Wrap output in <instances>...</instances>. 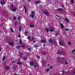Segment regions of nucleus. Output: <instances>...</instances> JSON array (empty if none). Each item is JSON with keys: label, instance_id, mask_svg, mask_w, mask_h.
Here are the masks:
<instances>
[{"label": "nucleus", "instance_id": "nucleus-1", "mask_svg": "<svg viewBox=\"0 0 75 75\" xmlns=\"http://www.w3.org/2000/svg\"><path fill=\"white\" fill-rule=\"evenodd\" d=\"M17 10V8H16L15 7L13 9H12V11H13V12H15Z\"/></svg>", "mask_w": 75, "mask_h": 75}, {"label": "nucleus", "instance_id": "nucleus-2", "mask_svg": "<svg viewBox=\"0 0 75 75\" xmlns=\"http://www.w3.org/2000/svg\"><path fill=\"white\" fill-rule=\"evenodd\" d=\"M1 4L2 6H3V5L6 4V3L5 2H3L2 1H1Z\"/></svg>", "mask_w": 75, "mask_h": 75}, {"label": "nucleus", "instance_id": "nucleus-3", "mask_svg": "<svg viewBox=\"0 0 75 75\" xmlns=\"http://www.w3.org/2000/svg\"><path fill=\"white\" fill-rule=\"evenodd\" d=\"M30 66H33V65H34V63L33 62H30Z\"/></svg>", "mask_w": 75, "mask_h": 75}, {"label": "nucleus", "instance_id": "nucleus-4", "mask_svg": "<svg viewBox=\"0 0 75 75\" xmlns=\"http://www.w3.org/2000/svg\"><path fill=\"white\" fill-rule=\"evenodd\" d=\"M8 44L9 45L13 46V42H10L8 43Z\"/></svg>", "mask_w": 75, "mask_h": 75}, {"label": "nucleus", "instance_id": "nucleus-5", "mask_svg": "<svg viewBox=\"0 0 75 75\" xmlns=\"http://www.w3.org/2000/svg\"><path fill=\"white\" fill-rule=\"evenodd\" d=\"M39 3H40V1H36V3H35V4H39Z\"/></svg>", "mask_w": 75, "mask_h": 75}, {"label": "nucleus", "instance_id": "nucleus-6", "mask_svg": "<svg viewBox=\"0 0 75 75\" xmlns=\"http://www.w3.org/2000/svg\"><path fill=\"white\" fill-rule=\"evenodd\" d=\"M24 8L25 9V11L26 13H27V8H26V7L25 6H24Z\"/></svg>", "mask_w": 75, "mask_h": 75}, {"label": "nucleus", "instance_id": "nucleus-7", "mask_svg": "<svg viewBox=\"0 0 75 75\" xmlns=\"http://www.w3.org/2000/svg\"><path fill=\"white\" fill-rule=\"evenodd\" d=\"M44 14H45V15H48V13L47 11H45L44 12Z\"/></svg>", "mask_w": 75, "mask_h": 75}, {"label": "nucleus", "instance_id": "nucleus-8", "mask_svg": "<svg viewBox=\"0 0 75 75\" xmlns=\"http://www.w3.org/2000/svg\"><path fill=\"white\" fill-rule=\"evenodd\" d=\"M21 48V47L20 46H17L16 47V49H18L19 48Z\"/></svg>", "mask_w": 75, "mask_h": 75}, {"label": "nucleus", "instance_id": "nucleus-9", "mask_svg": "<svg viewBox=\"0 0 75 75\" xmlns=\"http://www.w3.org/2000/svg\"><path fill=\"white\" fill-rule=\"evenodd\" d=\"M5 59H6V57L4 56L2 58V61H3L4 60H5Z\"/></svg>", "mask_w": 75, "mask_h": 75}, {"label": "nucleus", "instance_id": "nucleus-10", "mask_svg": "<svg viewBox=\"0 0 75 75\" xmlns=\"http://www.w3.org/2000/svg\"><path fill=\"white\" fill-rule=\"evenodd\" d=\"M49 31L50 32H52V31H54V30L53 29H50L49 30Z\"/></svg>", "mask_w": 75, "mask_h": 75}, {"label": "nucleus", "instance_id": "nucleus-11", "mask_svg": "<svg viewBox=\"0 0 75 75\" xmlns=\"http://www.w3.org/2000/svg\"><path fill=\"white\" fill-rule=\"evenodd\" d=\"M41 42H45L46 41L45 40H42L40 41Z\"/></svg>", "mask_w": 75, "mask_h": 75}, {"label": "nucleus", "instance_id": "nucleus-12", "mask_svg": "<svg viewBox=\"0 0 75 75\" xmlns=\"http://www.w3.org/2000/svg\"><path fill=\"white\" fill-rule=\"evenodd\" d=\"M30 16L31 17V18H34V15H30Z\"/></svg>", "mask_w": 75, "mask_h": 75}, {"label": "nucleus", "instance_id": "nucleus-13", "mask_svg": "<svg viewBox=\"0 0 75 75\" xmlns=\"http://www.w3.org/2000/svg\"><path fill=\"white\" fill-rule=\"evenodd\" d=\"M47 33H48V31H49V29L48 28H46L45 29Z\"/></svg>", "mask_w": 75, "mask_h": 75}, {"label": "nucleus", "instance_id": "nucleus-14", "mask_svg": "<svg viewBox=\"0 0 75 75\" xmlns=\"http://www.w3.org/2000/svg\"><path fill=\"white\" fill-rule=\"evenodd\" d=\"M60 25L61 26V28H64V25H63V24H62V23H61Z\"/></svg>", "mask_w": 75, "mask_h": 75}, {"label": "nucleus", "instance_id": "nucleus-15", "mask_svg": "<svg viewBox=\"0 0 75 75\" xmlns=\"http://www.w3.org/2000/svg\"><path fill=\"white\" fill-rule=\"evenodd\" d=\"M34 25H30V27L31 28H34Z\"/></svg>", "mask_w": 75, "mask_h": 75}, {"label": "nucleus", "instance_id": "nucleus-16", "mask_svg": "<svg viewBox=\"0 0 75 75\" xmlns=\"http://www.w3.org/2000/svg\"><path fill=\"white\" fill-rule=\"evenodd\" d=\"M19 31H20L21 30V26H19Z\"/></svg>", "mask_w": 75, "mask_h": 75}, {"label": "nucleus", "instance_id": "nucleus-17", "mask_svg": "<svg viewBox=\"0 0 75 75\" xmlns=\"http://www.w3.org/2000/svg\"><path fill=\"white\" fill-rule=\"evenodd\" d=\"M59 44L61 46H62L63 45V44L61 43V42H59Z\"/></svg>", "mask_w": 75, "mask_h": 75}, {"label": "nucleus", "instance_id": "nucleus-18", "mask_svg": "<svg viewBox=\"0 0 75 75\" xmlns=\"http://www.w3.org/2000/svg\"><path fill=\"white\" fill-rule=\"evenodd\" d=\"M35 13V12L34 11H32L31 12V13L32 14H34Z\"/></svg>", "mask_w": 75, "mask_h": 75}, {"label": "nucleus", "instance_id": "nucleus-19", "mask_svg": "<svg viewBox=\"0 0 75 75\" xmlns=\"http://www.w3.org/2000/svg\"><path fill=\"white\" fill-rule=\"evenodd\" d=\"M65 20L66 21H67L68 23L69 22V21H68V19L67 18H65Z\"/></svg>", "mask_w": 75, "mask_h": 75}, {"label": "nucleus", "instance_id": "nucleus-20", "mask_svg": "<svg viewBox=\"0 0 75 75\" xmlns=\"http://www.w3.org/2000/svg\"><path fill=\"white\" fill-rule=\"evenodd\" d=\"M23 59L24 60H27V58H26V57H23Z\"/></svg>", "mask_w": 75, "mask_h": 75}, {"label": "nucleus", "instance_id": "nucleus-21", "mask_svg": "<svg viewBox=\"0 0 75 75\" xmlns=\"http://www.w3.org/2000/svg\"><path fill=\"white\" fill-rule=\"evenodd\" d=\"M28 40L30 41V36H28Z\"/></svg>", "mask_w": 75, "mask_h": 75}, {"label": "nucleus", "instance_id": "nucleus-22", "mask_svg": "<svg viewBox=\"0 0 75 75\" xmlns=\"http://www.w3.org/2000/svg\"><path fill=\"white\" fill-rule=\"evenodd\" d=\"M10 30H11V32L12 33H13V29L12 28H11L10 29Z\"/></svg>", "mask_w": 75, "mask_h": 75}, {"label": "nucleus", "instance_id": "nucleus-23", "mask_svg": "<svg viewBox=\"0 0 75 75\" xmlns=\"http://www.w3.org/2000/svg\"><path fill=\"white\" fill-rule=\"evenodd\" d=\"M19 43L20 44H22V41L21 40L19 41Z\"/></svg>", "mask_w": 75, "mask_h": 75}, {"label": "nucleus", "instance_id": "nucleus-24", "mask_svg": "<svg viewBox=\"0 0 75 75\" xmlns=\"http://www.w3.org/2000/svg\"><path fill=\"white\" fill-rule=\"evenodd\" d=\"M65 30L66 31H69V29L66 28L65 29Z\"/></svg>", "mask_w": 75, "mask_h": 75}, {"label": "nucleus", "instance_id": "nucleus-25", "mask_svg": "<svg viewBox=\"0 0 75 75\" xmlns=\"http://www.w3.org/2000/svg\"><path fill=\"white\" fill-rule=\"evenodd\" d=\"M49 69H47L46 70V72H48V71H49Z\"/></svg>", "mask_w": 75, "mask_h": 75}, {"label": "nucleus", "instance_id": "nucleus-26", "mask_svg": "<svg viewBox=\"0 0 75 75\" xmlns=\"http://www.w3.org/2000/svg\"><path fill=\"white\" fill-rule=\"evenodd\" d=\"M71 3H74V1L73 0H71Z\"/></svg>", "mask_w": 75, "mask_h": 75}, {"label": "nucleus", "instance_id": "nucleus-27", "mask_svg": "<svg viewBox=\"0 0 75 75\" xmlns=\"http://www.w3.org/2000/svg\"><path fill=\"white\" fill-rule=\"evenodd\" d=\"M61 10H62V9L61 8L59 9H58V11H61Z\"/></svg>", "mask_w": 75, "mask_h": 75}, {"label": "nucleus", "instance_id": "nucleus-28", "mask_svg": "<svg viewBox=\"0 0 75 75\" xmlns=\"http://www.w3.org/2000/svg\"><path fill=\"white\" fill-rule=\"evenodd\" d=\"M68 44L69 45H71V43L70 42H68Z\"/></svg>", "mask_w": 75, "mask_h": 75}, {"label": "nucleus", "instance_id": "nucleus-29", "mask_svg": "<svg viewBox=\"0 0 75 75\" xmlns=\"http://www.w3.org/2000/svg\"><path fill=\"white\" fill-rule=\"evenodd\" d=\"M21 63V62H18L17 63V64H18V65H19V64H20Z\"/></svg>", "mask_w": 75, "mask_h": 75}, {"label": "nucleus", "instance_id": "nucleus-30", "mask_svg": "<svg viewBox=\"0 0 75 75\" xmlns=\"http://www.w3.org/2000/svg\"><path fill=\"white\" fill-rule=\"evenodd\" d=\"M36 57L38 58H39V59L40 58V57L39 56H37Z\"/></svg>", "mask_w": 75, "mask_h": 75}, {"label": "nucleus", "instance_id": "nucleus-31", "mask_svg": "<svg viewBox=\"0 0 75 75\" xmlns=\"http://www.w3.org/2000/svg\"><path fill=\"white\" fill-rule=\"evenodd\" d=\"M74 52H75V49H74L72 51V53H73Z\"/></svg>", "mask_w": 75, "mask_h": 75}, {"label": "nucleus", "instance_id": "nucleus-32", "mask_svg": "<svg viewBox=\"0 0 75 75\" xmlns=\"http://www.w3.org/2000/svg\"><path fill=\"white\" fill-rule=\"evenodd\" d=\"M28 50H29V51H31V48H29L28 49Z\"/></svg>", "mask_w": 75, "mask_h": 75}, {"label": "nucleus", "instance_id": "nucleus-33", "mask_svg": "<svg viewBox=\"0 0 75 75\" xmlns=\"http://www.w3.org/2000/svg\"><path fill=\"white\" fill-rule=\"evenodd\" d=\"M13 19L14 20H16V17H13Z\"/></svg>", "mask_w": 75, "mask_h": 75}, {"label": "nucleus", "instance_id": "nucleus-34", "mask_svg": "<svg viewBox=\"0 0 75 75\" xmlns=\"http://www.w3.org/2000/svg\"><path fill=\"white\" fill-rule=\"evenodd\" d=\"M65 64H66V65H67V64H68V62H65Z\"/></svg>", "mask_w": 75, "mask_h": 75}, {"label": "nucleus", "instance_id": "nucleus-35", "mask_svg": "<svg viewBox=\"0 0 75 75\" xmlns=\"http://www.w3.org/2000/svg\"><path fill=\"white\" fill-rule=\"evenodd\" d=\"M5 68L6 69H8V66L6 67Z\"/></svg>", "mask_w": 75, "mask_h": 75}, {"label": "nucleus", "instance_id": "nucleus-36", "mask_svg": "<svg viewBox=\"0 0 75 75\" xmlns=\"http://www.w3.org/2000/svg\"><path fill=\"white\" fill-rule=\"evenodd\" d=\"M25 33L26 34H28V33L27 32V31H25Z\"/></svg>", "mask_w": 75, "mask_h": 75}, {"label": "nucleus", "instance_id": "nucleus-37", "mask_svg": "<svg viewBox=\"0 0 75 75\" xmlns=\"http://www.w3.org/2000/svg\"><path fill=\"white\" fill-rule=\"evenodd\" d=\"M21 37V35H18V37L19 38H20V37Z\"/></svg>", "mask_w": 75, "mask_h": 75}, {"label": "nucleus", "instance_id": "nucleus-38", "mask_svg": "<svg viewBox=\"0 0 75 75\" xmlns=\"http://www.w3.org/2000/svg\"><path fill=\"white\" fill-rule=\"evenodd\" d=\"M49 42H51V39H50L49 40Z\"/></svg>", "mask_w": 75, "mask_h": 75}, {"label": "nucleus", "instance_id": "nucleus-39", "mask_svg": "<svg viewBox=\"0 0 75 75\" xmlns=\"http://www.w3.org/2000/svg\"><path fill=\"white\" fill-rule=\"evenodd\" d=\"M32 40H34V37H33L32 36Z\"/></svg>", "mask_w": 75, "mask_h": 75}, {"label": "nucleus", "instance_id": "nucleus-40", "mask_svg": "<svg viewBox=\"0 0 75 75\" xmlns=\"http://www.w3.org/2000/svg\"><path fill=\"white\" fill-rule=\"evenodd\" d=\"M52 67L51 66L50 67V69H52Z\"/></svg>", "mask_w": 75, "mask_h": 75}, {"label": "nucleus", "instance_id": "nucleus-41", "mask_svg": "<svg viewBox=\"0 0 75 75\" xmlns=\"http://www.w3.org/2000/svg\"><path fill=\"white\" fill-rule=\"evenodd\" d=\"M34 47H38V46H34Z\"/></svg>", "mask_w": 75, "mask_h": 75}, {"label": "nucleus", "instance_id": "nucleus-42", "mask_svg": "<svg viewBox=\"0 0 75 75\" xmlns=\"http://www.w3.org/2000/svg\"><path fill=\"white\" fill-rule=\"evenodd\" d=\"M34 67L35 68L36 67H37V65H35L34 66Z\"/></svg>", "mask_w": 75, "mask_h": 75}, {"label": "nucleus", "instance_id": "nucleus-43", "mask_svg": "<svg viewBox=\"0 0 75 75\" xmlns=\"http://www.w3.org/2000/svg\"><path fill=\"white\" fill-rule=\"evenodd\" d=\"M59 58H60V57H57V59H59Z\"/></svg>", "mask_w": 75, "mask_h": 75}, {"label": "nucleus", "instance_id": "nucleus-44", "mask_svg": "<svg viewBox=\"0 0 75 75\" xmlns=\"http://www.w3.org/2000/svg\"><path fill=\"white\" fill-rule=\"evenodd\" d=\"M18 18V20H19V19H20V17H19Z\"/></svg>", "mask_w": 75, "mask_h": 75}, {"label": "nucleus", "instance_id": "nucleus-45", "mask_svg": "<svg viewBox=\"0 0 75 75\" xmlns=\"http://www.w3.org/2000/svg\"><path fill=\"white\" fill-rule=\"evenodd\" d=\"M11 7H13V5H11Z\"/></svg>", "mask_w": 75, "mask_h": 75}, {"label": "nucleus", "instance_id": "nucleus-46", "mask_svg": "<svg viewBox=\"0 0 75 75\" xmlns=\"http://www.w3.org/2000/svg\"><path fill=\"white\" fill-rule=\"evenodd\" d=\"M16 43H18V42H17V40H16Z\"/></svg>", "mask_w": 75, "mask_h": 75}, {"label": "nucleus", "instance_id": "nucleus-47", "mask_svg": "<svg viewBox=\"0 0 75 75\" xmlns=\"http://www.w3.org/2000/svg\"><path fill=\"white\" fill-rule=\"evenodd\" d=\"M62 72L63 74H64V72H65V71H62Z\"/></svg>", "mask_w": 75, "mask_h": 75}, {"label": "nucleus", "instance_id": "nucleus-48", "mask_svg": "<svg viewBox=\"0 0 75 75\" xmlns=\"http://www.w3.org/2000/svg\"><path fill=\"white\" fill-rule=\"evenodd\" d=\"M57 16L58 17H59V16L58 15H57Z\"/></svg>", "mask_w": 75, "mask_h": 75}, {"label": "nucleus", "instance_id": "nucleus-49", "mask_svg": "<svg viewBox=\"0 0 75 75\" xmlns=\"http://www.w3.org/2000/svg\"><path fill=\"white\" fill-rule=\"evenodd\" d=\"M56 35H58V33H56Z\"/></svg>", "mask_w": 75, "mask_h": 75}, {"label": "nucleus", "instance_id": "nucleus-50", "mask_svg": "<svg viewBox=\"0 0 75 75\" xmlns=\"http://www.w3.org/2000/svg\"><path fill=\"white\" fill-rule=\"evenodd\" d=\"M35 41H34L33 42H34V43H35Z\"/></svg>", "mask_w": 75, "mask_h": 75}, {"label": "nucleus", "instance_id": "nucleus-51", "mask_svg": "<svg viewBox=\"0 0 75 75\" xmlns=\"http://www.w3.org/2000/svg\"><path fill=\"white\" fill-rule=\"evenodd\" d=\"M14 75H17V74H14Z\"/></svg>", "mask_w": 75, "mask_h": 75}, {"label": "nucleus", "instance_id": "nucleus-52", "mask_svg": "<svg viewBox=\"0 0 75 75\" xmlns=\"http://www.w3.org/2000/svg\"><path fill=\"white\" fill-rule=\"evenodd\" d=\"M1 51V49H0V51Z\"/></svg>", "mask_w": 75, "mask_h": 75}, {"label": "nucleus", "instance_id": "nucleus-53", "mask_svg": "<svg viewBox=\"0 0 75 75\" xmlns=\"http://www.w3.org/2000/svg\"><path fill=\"white\" fill-rule=\"evenodd\" d=\"M48 66H49V65H50V64H48Z\"/></svg>", "mask_w": 75, "mask_h": 75}, {"label": "nucleus", "instance_id": "nucleus-54", "mask_svg": "<svg viewBox=\"0 0 75 75\" xmlns=\"http://www.w3.org/2000/svg\"><path fill=\"white\" fill-rule=\"evenodd\" d=\"M28 0L29 1H31L30 0Z\"/></svg>", "mask_w": 75, "mask_h": 75}, {"label": "nucleus", "instance_id": "nucleus-55", "mask_svg": "<svg viewBox=\"0 0 75 75\" xmlns=\"http://www.w3.org/2000/svg\"><path fill=\"white\" fill-rule=\"evenodd\" d=\"M59 19H61V18H59Z\"/></svg>", "mask_w": 75, "mask_h": 75}, {"label": "nucleus", "instance_id": "nucleus-56", "mask_svg": "<svg viewBox=\"0 0 75 75\" xmlns=\"http://www.w3.org/2000/svg\"><path fill=\"white\" fill-rule=\"evenodd\" d=\"M43 46H45V45H43Z\"/></svg>", "mask_w": 75, "mask_h": 75}, {"label": "nucleus", "instance_id": "nucleus-57", "mask_svg": "<svg viewBox=\"0 0 75 75\" xmlns=\"http://www.w3.org/2000/svg\"><path fill=\"white\" fill-rule=\"evenodd\" d=\"M20 61V60H18V61Z\"/></svg>", "mask_w": 75, "mask_h": 75}, {"label": "nucleus", "instance_id": "nucleus-58", "mask_svg": "<svg viewBox=\"0 0 75 75\" xmlns=\"http://www.w3.org/2000/svg\"><path fill=\"white\" fill-rule=\"evenodd\" d=\"M74 54H75V53H74Z\"/></svg>", "mask_w": 75, "mask_h": 75}]
</instances>
